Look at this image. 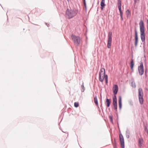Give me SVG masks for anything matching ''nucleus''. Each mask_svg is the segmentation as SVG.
Here are the masks:
<instances>
[{"label":"nucleus","instance_id":"nucleus-19","mask_svg":"<svg viewBox=\"0 0 148 148\" xmlns=\"http://www.w3.org/2000/svg\"><path fill=\"white\" fill-rule=\"evenodd\" d=\"M117 5L118 8H121V0H118Z\"/></svg>","mask_w":148,"mask_h":148},{"label":"nucleus","instance_id":"nucleus-12","mask_svg":"<svg viewBox=\"0 0 148 148\" xmlns=\"http://www.w3.org/2000/svg\"><path fill=\"white\" fill-rule=\"evenodd\" d=\"M143 143V138L141 137L139 138L138 140V147L140 148L142 146V145Z\"/></svg>","mask_w":148,"mask_h":148},{"label":"nucleus","instance_id":"nucleus-29","mask_svg":"<svg viewBox=\"0 0 148 148\" xmlns=\"http://www.w3.org/2000/svg\"><path fill=\"white\" fill-rule=\"evenodd\" d=\"M132 87L134 88H135L136 86V85L135 84V83H134V84H133V83H132Z\"/></svg>","mask_w":148,"mask_h":148},{"label":"nucleus","instance_id":"nucleus-7","mask_svg":"<svg viewBox=\"0 0 148 148\" xmlns=\"http://www.w3.org/2000/svg\"><path fill=\"white\" fill-rule=\"evenodd\" d=\"M138 70L140 75H142L144 73V68L143 63L142 62H141L140 64V65L138 66Z\"/></svg>","mask_w":148,"mask_h":148},{"label":"nucleus","instance_id":"nucleus-20","mask_svg":"<svg viewBox=\"0 0 148 148\" xmlns=\"http://www.w3.org/2000/svg\"><path fill=\"white\" fill-rule=\"evenodd\" d=\"M94 101L96 105H98V100L97 99V98L96 96H95L94 97Z\"/></svg>","mask_w":148,"mask_h":148},{"label":"nucleus","instance_id":"nucleus-28","mask_svg":"<svg viewBox=\"0 0 148 148\" xmlns=\"http://www.w3.org/2000/svg\"><path fill=\"white\" fill-rule=\"evenodd\" d=\"M83 0V3L84 5L85 6V8H86V1L85 0Z\"/></svg>","mask_w":148,"mask_h":148},{"label":"nucleus","instance_id":"nucleus-1","mask_svg":"<svg viewBox=\"0 0 148 148\" xmlns=\"http://www.w3.org/2000/svg\"><path fill=\"white\" fill-rule=\"evenodd\" d=\"M140 31V37L141 40H145L146 35L145 33L144 24L142 20L140 21L139 23Z\"/></svg>","mask_w":148,"mask_h":148},{"label":"nucleus","instance_id":"nucleus-11","mask_svg":"<svg viewBox=\"0 0 148 148\" xmlns=\"http://www.w3.org/2000/svg\"><path fill=\"white\" fill-rule=\"evenodd\" d=\"M118 86L116 84H115L113 85V90L114 95H115L118 91Z\"/></svg>","mask_w":148,"mask_h":148},{"label":"nucleus","instance_id":"nucleus-34","mask_svg":"<svg viewBox=\"0 0 148 148\" xmlns=\"http://www.w3.org/2000/svg\"><path fill=\"white\" fill-rule=\"evenodd\" d=\"M49 24H48V25H47V26L48 27V26H49Z\"/></svg>","mask_w":148,"mask_h":148},{"label":"nucleus","instance_id":"nucleus-2","mask_svg":"<svg viewBox=\"0 0 148 148\" xmlns=\"http://www.w3.org/2000/svg\"><path fill=\"white\" fill-rule=\"evenodd\" d=\"M77 14L76 11L69 9H67L66 12V16H68L69 19L74 17Z\"/></svg>","mask_w":148,"mask_h":148},{"label":"nucleus","instance_id":"nucleus-6","mask_svg":"<svg viewBox=\"0 0 148 148\" xmlns=\"http://www.w3.org/2000/svg\"><path fill=\"white\" fill-rule=\"evenodd\" d=\"M112 32H109L108 34V40L107 44V47L108 48H111L112 40Z\"/></svg>","mask_w":148,"mask_h":148},{"label":"nucleus","instance_id":"nucleus-32","mask_svg":"<svg viewBox=\"0 0 148 148\" xmlns=\"http://www.w3.org/2000/svg\"><path fill=\"white\" fill-rule=\"evenodd\" d=\"M134 71L133 68L132 69H131V72H133Z\"/></svg>","mask_w":148,"mask_h":148},{"label":"nucleus","instance_id":"nucleus-31","mask_svg":"<svg viewBox=\"0 0 148 148\" xmlns=\"http://www.w3.org/2000/svg\"><path fill=\"white\" fill-rule=\"evenodd\" d=\"M146 73H147V69H146L145 70V74H146Z\"/></svg>","mask_w":148,"mask_h":148},{"label":"nucleus","instance_id":"nucleus-24","mask_svg":"<svg viewBox=\"0 0 148 148\" xmlns=\"http://www.w3.org/2000/svg\"><path fill=\"white\" fill-rule=\"evenodd\" d=\"M109 118L110 119V121L111 122V123H112L113 124V120L112 116H111V115L110 116Z\"/></svg>","mask_w":148,"mask_h":148},{"label":"nucleus","instance_id":"nucleus-22","mask_svg":"<svg viewBox=\"0 0 148 148\" xmlns=\"http://www.w3.org/2000/svg\"><path fill=\"white\" fill-rule=\"evenodd\" d=\"M104 78H105V80L106 81V83L107 84L108 83V76L107 75H105Z\"/></svg>","mask_w":148,"mask_h":148},{"label":"nucleus","instance_id":"nucleus-9","mask_svg":"<svg viewBox=\"0 0 148 148\" xmlns=\"http://www.w3.org/2000/svg\"><path fill=\"white\" fill-rule=\"evenodd\" d=\"M119 139L122 148H124L125 145L124 138L123 136L121 134H119Z\"/></svg>","mask_w":148,"mask_h":148},{"label":"nucleus","instance_id":"nucleus-10","mask_svg":"<svg viewBox=\"0 0 148 148\" xmlns=\"http://www.w3.org/2000/svg\"><path fill=\"white\" fill-rule=\"evenodd\" d=\"M135 42H134V45L136 47L137 45L138 42V37L137 34V31L136 29L135 30Z\"/></svg>","mask_w":148,"mask_h":148},{"label":"nucleus","instance_id":"nucleus-13","mask_svg":"<svg viewBox=\"0 0 148 148\" xmlns=\"http://www.w3.org/2000/svg\"><path fill=\"white\" fill-rule=\"evenodd\" d=\"M105 0H101V10H103V9L105 5Z\"/></svg>","mask_w":148,"mask_h":148},{"label":"nucleus","instance_id":"nucleus-25","mask_svg":"<svg viewBox=\"0 0 148 148\" xmlns=\"http://www.w3.org/2000/svg\"><path fill=\"white\" fill-rule=\"evenodd\" d=\"M81 88H82L83 90L82 91V92H83L85 89V88L84 87V83L83 82H82V84L81 85Z\"/></svg>","mask_w":148,"mask_h":148},{"label":"nucleus","instance_id":"nucleus-17","mask_svg":"<svg viewBox=\"0 0 148 148\" xmlns=\"http://www.w3.org/2000/svg\"><path fill=\"white\" fill-rule=\"evenodd\" d=\"M119 11L120 12V15L121 17V18L122 21H123V12L122 11L121 8H119Z\"/></svg>","mask_w":148,"mask_h":148},{"label":"nucleus","instance_id":"nucleus-33","mask_svg":"<svg viewBox=\"0 0 148 148\" xmlns=\"http://www.w3.org/2000/svg\"><path fill=\"white\" fill-rule=\"evenodd\" d=\"M45 24H46V25H47V23H45Z\"/></svg>","mask_w":148,"mask_h":148},{"label":"nucleus","instance_id":"nucleus-27","mask_svg":"<svg viewBox=\"0 0 148 148\" xmlns=\"http://www.w3.org/2000/svg\"><path fill=\"white\" fill-rule=\"evenodd\" d=\"M129 104L131 106L133 105V103L132 100H130L129 101Z\"/></svg>","mask_w":148,"mask_h":148},{"label":"nucleus","instance_id":"nucleus-30","mask_svg":"<svg viewBox=\"0 0 148 148\" xmlns=\"http://www.w3.org/2000/svg\"><path fill=\"white\" fill-rule=\"evenodd\" d=\"M147 29L148 30V20H147Z\"/></svg>","mask_w":148,"mask_h":148},{"label":"nucleus","instance_id":"nucleus-14","mask_svg":"<svg viewBox=\"0 0 148 148\" xmlns=\"http://www.w3.org/2000/svg\"><path fill=\"white\" fill-rule=\"evenodd\" d=\"M106 106L108 107H109L111 103V99L107 98L106 99Z\"/></svg>","mask_w":148,"mask_h":148},{"label":"nucleus","instance_id":"nucleus-3","mask_svg":"<svg viewBox=\"0 0 148 148\" xmlns=\"http://www.w3.org/2000/svg\"><path fill=\"white\" fill-rule=\"evenodd\" d=\"M71 37L75 45L77 46H79L81 42L80 38L73 35H72Z\"/></svg>","mask_w":148,"mask_h":148},{"label":"nucleus","instance_id":"nucleus-26","mask_svg":"<svg viewBox=\"0 0 148 148\" xmlns=\"http://www.w3.org/2000/svg\"><path fill=\"white\" fill-rule=\"evenodd\" d=\"M79 105V103L78 102H75L74 103V106L77 108L78 107Z\"/></svg>","mask_w":148,"mask_h":148},{"label":"nucleus","instance_id":"nucleus-18","mask_svg":"<svg viewBox=\"0 0 148 148\" xmlns=\"http://www.w3.org/2000/svg\"><path fill=\"white\" fill-rule=\"evenodd\" d=\"M134 64L133 59H131V60L130 62V67L131 69H132L133 68Z\"/></svg>","mask_w":148,"mask_h":148},{"label":"nucleus","instance_id":"nucleus-23","mask_svg":"<svg viewBox=\"0 0 148 148\" xmlns=\"http://www.w3.org/2000/svg\"><path fill=\"white\" fill-rule=\"evenodd\" d=\"M143 45V48L144 49L146 47V42L145 40H141Z\"/></svg>","mask_w":148,"mask_h":148},{"label":"nucleus","instance_id":"nucleus-16","mask_svg":"<svg viewBox=\"0 0 148 148\" xmlns=\"http://www.w3.org/2000/svg\"><path fill=\"white\" fill-rule=\"evenodd\" d=\"M126 136L127 138H129L130 137V133L129 130L128 129H127L126 131Z\"/></svg>","mask_w":148,"mask_h":148},{"label":"nucleus","instance_id":"nucleus-35","mask_svg":"<svg viewBox=\"0 0 148 148\" xmlns=\"http://www.w3.org/2000/svg\"><path fill=\"white\" fill-rule=\"evenodd\" d=\"M62 131V132H64L63 131Z\"/></svg>","mask_w":148,"mask_h":148},{"label":"nucleus","instance_id":"nucleus-5","mask_svg":"<svg viewBox=\"0 0 148 148\" xmlns=\"http://www.w3.org/2000/svg\"><path fill=\"white\" fill-rule=\"evenodd\" d=\"M138 97L139 101L140 104L142 105L143 103V93L142 89L141 88H139L138 89Z\"/></svg>","mask_w":148,"mask_h":148},{"label":"nucleus","instance_id":"nucleus-15","mask_svg":"<svg viewBox=\"0 0 148 148\" xmlns=\"http://www.w3.org/2000/svg\"><path fill=\"white\" fill-rule=\"evenodd\" d=\"M119 108L121 109L122 107V101H121V96L119 97Z\"/></svg>","mask_w":148,"mask_h":148},{"label":"nucleus","instance_id":"nucleus-8","mask_svg":"<svg viewBox=\"0 0 148 148\" xmlns=\"http://www.w3.org/2000/svg\"><path fill=\"white\" fill-rule=\"evenodd\" d=\"M113 104L114 107V109L117 112V102L116 97V95H114L113 98Z\"/></svg>","mask_w":148,"mask_h":148},{"label":"nucleus","instance_id":"nucleus-4","mask_svg":"<svg viewBox=\"0 0 148 148\" xmlns=\"http://www.w3.org/2000/svg\"><path fill=\"white\" fill-rule=\"evenodd\" d=\"M105 75V70L103 68H102L101 69L99 73V81L102 82L104 78Z\"/></svg>","mask_w":148,"mask_h":148},{"label":"nucleus","instance_id":"nucleus-21","mask_svg":"<svg viewBox=\"0 0 148 148\" xmlns=\"http://www.w3.org/2000/svg\"><path fill=\"white\" fill-rule=\"evenodd\" d=\"M126 14L127 17L130 16L131 15V13L129 10H127L126 11Z\"/></svg>","mask_w":148,"mask_h":148}]
</instances>
